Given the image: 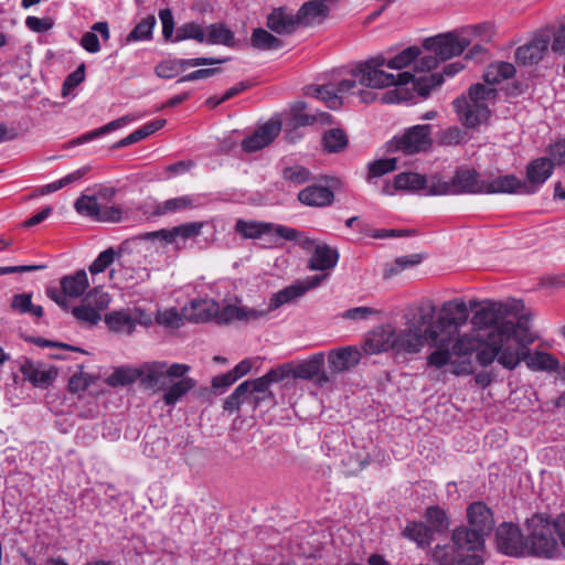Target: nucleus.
Returning <instances> with one entry per match:
<instances>
[{
	"label": "nucleus",
	"mask_w": 565,
	"mask_h": 565,
	"mask_svg": "<svg viewBox=\"0 0 565 565\" xmlns=\"http://www.w3.org/2000/svg\"><path fill=\"white\" fill-rule=\"evenodd\" d=\"M419 54L420 50L417 46H409L388 60L379 55L354 67L353 75L365 87L384 88L394 85V89L382 96V100L386 104L413 102L415 96L426 98L434 87L443 83L440 74H424L416 77L411 72H402L395 76L382 70L384 65L393 70H403L411 65Z\"/></svg>",
	"instance_id": "1"
},
{
	"label": "nucleus",
	"mask_w": 565,
	"mask_h": 565,
	"mask_svg": "<svg viewBox=\"0 0 565 565\" xmlns=\"http://www.w3.org/2000/svg\"><path fill=\"white\" fill-rule=\"evenodd\" d=\"M535 339L527 327V320L522 316L516 323H504L490 333L488 347L479 352L478 362L487 366L497 360L503 367L513 370L524 360L527 367L533 371L556 370L558 360L552 354L541 351L531 354L529 345Z\"/></svg>",
	"instance_id": "2"
},
{
	"label": "nucleus",
	"mask_w": 565,
	"mask_h": 565,
	"mask_svg": "<svg viewBox=\"0 0 565 565\" xmlns=\"http://www.w3.org/2000/svg\"><path fill=\"white\" fill-rule=\"evenodd\" d=\"M497 97V89L483 84H475L468 90V97L454 100V108L466 129H477L490 117L489 102Z\"/></svg>",
	"instance_id": "3"
},
{
	"label": "nucleus",
	"mask_w": 565,
	"mask_h": 565,
	"mask_svg": "<svg viewBox=\"0 0 565 565\" xmlns=\"http://www.w3.org/2000/svg\"><path fill=\"white\" fill-rule=\"evenodd\" d=\"M468 321V306L461 298L443 303L437 320L428 323L427 335L433 344H450L458 335L459 327Z\"/></svg>",
	"instance_id": "4"
},
{
	"label": "nucleus",
	"mask_w": 565,
	"mask_h": 565,
	"mask_svg": "<svg viewBox=\"0 0 565 565\" xmlns=\"http://www.w3.org/2000/svg\"><path fill=\"white\" fill-rule=\"evenodd\" d=\"M523 308L520 300H513L511 303L502 301L483 300L482 307L473 312L471 323L479 330H487L481 337L484 338V348L488 347L489 335L502 324L512 322L505 320L508 315L516 316L519 310ZM481 352V350L479 351Z\"/></svg>",
	"instance_id": "5"
},
{
	"label": "nucleus",
	"mask_w": 565,
	"mask_h": 565,
	"mask_svg": "<svg viewBox=\"0 0 565 565\" xmlns=\"http://www.w3.org/2000/svg\"><path fill=\"white\" fill-rule=\"evenodd\" d=\"M435 306L430 305L427 309H422L418 318L408 323L406 328L396 331L394 329L393 351L396 354L418 353L424 344L428 342L427 326L434 318Z\"/></svg>",
	"instance_id": "6"
},
{
	"label": "nucleus",
	"mask_w": 565,
	"mask_h": 565,
	"mask_svg": "<svg viewBox=\"0 0 565 565\" xmlns=\"http://www.w3.org/2000/svg\"><path fill=\"white\" fill-rule=\"evenodd\" d=\"M431 188V193L436 196L479 194L484 192V181L480 180L475 169L459 168L450 180H444L437 174V180H433Z\"/></svg>",
	"instance_id": "7"
},
{
	"label": "nucleus",
	"mask_w": 565,
	"mask_h": 565,
	"mask_svg": "<svg viewBox=\"0 0 565 565\" xmlns=\"http://www.w3.org/2000/svg\"><path fill=\"white\" fill-rule=\"evenodd\" d=\"M61 289L56 287H47L46 296L54 301L63 310H68L70 303L67 297L78 298L84 295L89 287L87 274L84 269H79L72 275H66L60 280Z\"/></svg>",
	"instance_id": "8"
},
{
	"label": "nucleus",
	"mask_w": 565,
	"mask_h": 565,
	"mask_svg": "<svg viewBox=\"0 0 565 565\" xmlns=\"http://www.w3.org/2000/svg\"><path fill=\"white\" fill-rule=\"evenodd\" d=\"M295 242H297L302 249L311 254L307 263V267L310 270L329 271L337 266L339 262V252L337 248L303 236L302 233Z\"/></svg>",
	"instance_id": "9"
},
{
	"label": "nucleus",
	"mask_w": 565,
	"mask_h": 565,
	"mask_svg": "<svg viewBox=\"0 0 565 565\" xmlns=\"http://www.w3.org/2000/svg\"><path fill=\"white\" fill-rule=\"evenodd\" d=\"M234 230L243 238L249 239H257L271 233L286 241H296L301 236V232L294 227L269 222L245 221L243 218L236 221Z\"/></svg>",
	"instance_id": "10"
},
{
	"label": "nucleus",
	"mask_w": 565,
	"mask_h": 565,
	"mask_svg": "<svg viewBox=\"0 0 565 565\" xmlns=\"http://www.w3.org/2000/svg\"><path fill=\"white\" fill-rule=\"evenodd\" d=\"M525 554L553 558L558 552V544L554 537V530L551 523L540 521L535 524L531 533L525 537Z\"/></svg>",
	"instance_id": "11"
},
{
	"label": "nucleus",
	"mask_w": 565,
	"mask_h": 565,
	"mask_svg": "<svg viewBox=\"0 0 565 565\" xmlns=\"http://www.w3.org/2000/svg\"><path fill=\"white\" fill-rule=\"evenodd\" d=\"M550 43V28L537 31L529 43H525L516 49V63L524 66L537 64L547 53Z\"/></svg>",
	"instance_id": "12"
},
{
	"label": "nucleus",
	"mask_w": 565,
	"mask_h": 565,
	"mask_svg": "<svg viewBox=\"0 0 565 565\" xmlns=\"http://www.w3.org/2000/svg\"><path fill=\"white\" fill-rule=\"evenodd\" d=\"M288 365L282 364L276 369L269 370L265 375L255 380L244 381L242 384L246 385V394L253 399L254 406L259 405L266 396L273 398L271 392L268 390L273 383H278L288 377Z\"/></svg>",
	"instance_id": "13"
},
{
	"label": "nucleus",
	"mask_w": 565,
	"mask_h": 565,
	"mask_svg": "<svg viewBox=\"0 0 565 565\" xmlns=\"http://www.w3.org/2000/svg\"><path fill=\"white\" fill-rule=\"evenodd\" d=\"M470 45V40L465 36H458L454 33L440 34L435 38L426 39L424 46L431 51L441 61L460 55Z\"/></svg>",
	"instance_id": "14"
},
{
	"label": "nucleus",
	"mask_w": 565,
	"mask_h": 565,
	"mask_svg": "<svg viewBox=\"0 0 565 565\" xmlns=\"http://www.w3.org/2000/svg\"><path fill=\"white\" fill-rule=\"evenodd\" d=\"M497 548L500 553L519 557L525 555L526 544L519 526L503 522L495 531Z\"/></svg>",
	"instance_id": "15"
},
{
	"label": "nucleus",
	"mask_w": 565,
	"mask_h": 565,
	"mask_svg": "<svg viewBox=\"0 0 565 565\" xmlns=\"http://www.w3.org/2000/svg\"><path fill=\"white\" fill-rule=\"evenodd\" d=\"M430 134L431 126L428 124L414 126L402 137L394 139L395 148L407 154L425 151L431 145Z\"/></svg>",
	"instance_id": "16"
},
{
	"label": "nucleus",
	"mask_w": 565,
	"mask_h": 565,
	"mask_svg": "<svg viewBox=\"0 0 565 565\" xmlns=\"http://www.w3.org/2000/svg\"><path fill=\"white\" fill-rule=\"evenodd\" d=\"M204 225V222H188L170 230L162 228L159 231L146 232L139 235L138 238L143 241H153L159 238L168 244H173L178 237L185 241L201 235Z\"/></svg>",
	"instance_id": "17"
},
{
	"label": "nucleus",
	"mask_w": 565,
	"mask_h": 565,
	"mask_svg": "<svg viewBox=\"0 0 565 565\" xmlns=\"http://www.w3.org/2000/svg\"><path fill=\"white\" fill-rule=\"evenodd\" d=\"M288 365V376H292L294 379L301 380H313L317 379L319 384L328 383L330 381L329 376L322 371L324 365V354L316 353L311 355L308 360H305L298 363L295 366L286 363Z\"/></svg>",
	"instance_id": "18"
},
{
	"label": "nucleus",
	"mask_w": 565,
	"mask_h": 565,
	"mask_svg": "<svg viewBox=\"0 0 565 565\" xmlns=\"http://www.w3.org/2000/svg\"><path fill=\"white\" fill-rule=\"evenodd\" d=\"M281 122L278 119H269L265 125L259 126L253 135L242 141V149L245 152H255L270 145L280 134Z\"/></svg>",
	"instance_id": "19"
},
{
	"label": "nucleus",
	"mask_w": 565,
	"mask_h": 565,
	"mask_svg": "<svg viewBox=\"0 0 565 565\" xmlns=\"http://www.w3.org/2000/svg\"><path fill=\"white\" fill-rule=\"evenodd\" d=\"M228 58H217V57H195V58H181L175 61H162L159 63L154 72L157 76L161 78H172L179 75L180 72L185 70L186 67H195L203 65H215L222 64L226 62Z\"/></svg>",
	"instance_id": "20"
},
{
	"label": "nucleus",
	"mask_w": 565,
	"mask_h": 565,
	"mask_svg": "<svg viewBox=\"0 0 565 565\" xmlns=\"http://www.w3.org/2000/svg\"><path fill=\"white\" fill-rule=\"evenodd\" d=\"M217 312L218 302L211 298L193 299L182 309V316L193 323L215 321Z\"/></svg>",
	"instance_id": "21"
},
{
	"label": "nucleus",
	"mask_w": 565,
	"mask_h": 565,
	"mask_svg": "<svg viewBox=\"0 0 565 565\" xmlns=\"http://www.w3.org/2000/svg\"><path fill=\"white\" fill-rule=\"evenodd\" d=\"M266 316L267 311H260L246 306L226 305L222 308L218 306L215 322L217 324H230L233 321L249 322L259 320Z\"/></svg>",
	"instance_id": "22"
},
{
	"label": "nucleus",
	"mask_w": 565,
	"mask_h": 565,
	"mask_svg": "<svg viewBox=\"0 0 565 565\" xmlns=\"http://www.w3.org/2000/svg\"><path fill=\"white\" fill-rule=\"evenodd\" d=\"M433 561L437 565H480L482 557L478 554L461 555L454 544H447L434 548Z\"/></svg>",
	"instance_id": "23"
},
{
	"label": "nucleus",
	"mask_w": 565,
	"mask_h": 565,
	"mask_svg": "<svg viewBox=\"0 0 565 565\" xmlns=\"http://www.w3.org/2000/svg\"><path fill=\"white\" fill-rule=\"evenodd\" d=\"M467 519L470 529L488 536L494 526V519L490 508L486 503L477 501L467 508Z\"/></svg>",
	"instance_id": "24"
},
{
	"label": "nucleus",
	"mask_w": 565,
	"mask_h": 565,
	"mask_svg": "<svg viewBox=\"0 0 565 565\" xmlns=\"http://www.w3.org/2000/svg\"><path fill=\"white\" fill-rule=\"evenodd\" d=\"M451 541L461 555H468L484 548L486 536L468 526H459L452 531Z\"/></svg>",
	"instance_id": "25"
},
{
	"label": "nucleus",
	"mask_w": 565,
	"mask_h": 565,
	"mask_svg": "<svg viewBox=\"0 0 565 565\" xmlns=\"http://www.w3.org/2000/svg\"><path fill=\"white\" fill-rule=\"evenodd\" d=\"M394 327L384 324L374 328L365 338L362 349L366 354H377L393 350Z\"/></svg>",
	"instance_id": "26"
},
{
	"label": "nucleus",
	"mask_w": 565,
	"mask_h": 565,
	"mask_svg": "<svg viewBox=\"0 0 565 565\" xmlns=\"http://www.w3.org/2000/svg\"><path fill=\"white\" fill-rule=\"evenodd\" d=\"M139 372L141 373L140 383L145 388L164 390L170 382L164 361L142 363Z\"/></svg>",
	"instance_id": "27"
},
{
	"label": "nucleus",
	"mask_w": 565,
	"mask_h": 565,
	"mask_svg": "<svg viewBox=\"0 0 565 565\" xmlns=\"http://www.w3.org/2000/svg\"><path fill=\"white\" fill-rule=\"evenodd\" d=\"M139 372L141 373L140 383L145 388L164 390L170 382L164 361L142 363Z\"/></svg>",
	"instance_id": "28"
},
{
	"label": "nucleus",
	"mask_w": 565,
	"mask_h": 565,
	"mask_svg": "<svg viewBox=\"0 0 565 565\" xmlns=\"http://www.w3.org/2000/svg\"><path fill=\"white\" fill-rule=\"evenodd\" d=\"M488 194L493 193H535V189L526 185L525 181L520 180L514 174L499 175L491 182L484 181V192Z\"/></svg>",
	"instance_id": "29"
},
{
	"label": "nucleus",
	"mask_w": 565,
	"mask_h": 565,
	"mask_svg": "<svg viewBox=\"0 0 565 565\" xmlns=\"http://www.w3.org/2000/svg\"><path fill=\"white\" fill-rule=\"evenodd\" d=\"M433 180H437V174L426 177L415 172H402L395 177L394 188L407 191L423 190L426 195L436 196L431 193Z\"/></svg>",
	"instance_id": "30"
},
{
	"label": "nucleus",
	"mask_w": 565,
	"mask_h": 565,
	"mask_svg": "<svg viewBox=\"0 0 565 565\" xmlns=\"http://www.w3.org/2000/svg\"><path fill=\"white\" fill-rule=\"evenodd\" d=\"M361 360V352L355 347H342L328 354V363L333 373L349 371Z\"/></svg>",
	"instance_id": "31"
},
{
	"label": "nucleus",
	"mask_w": 565,
	"mask_h": 565,
	"mask_svg": "<svg viewBox=\"0 0 565 565\" xmlns=\"http://www.w3.org/2000/svg\"><path fill=\"white\" fill-rule=\"evenodd\" d=\"M299 24L297 14L285 7L274 9L267 17L268 29L281 35L294 33Z\"/></svg>",
	"instance_id": "32"
},
{
	"label": "nucleus",
	"mask_w": 565,
	"mask_h": 565,
	"mask_svg": "<svg viewBox=\"0 0 565 565\" xmlns=\"http://www.w3.org/2000/svg\"><path fill=\"white\" fill-rule=\"evenodd\" d=\"M20 371L23 376L36 387H47L56 379V371L54 369H42L40 365L30 360H25Z\"/></svg>",
	"instance_id": "33"
},
{
	"label": "nucleus",
	"mask_w": 565,
	"mask_h": 565,
	"mask_svg": "<svg viewBox=\"0 0 565 565\" xmlns=\"http://www.w3.org/2000/svg\"><path fill=\"white\" fill-rule=\"evenodd\" d=\"M554 164L550 158H537L526 167V185L537 189L551 177Z\"/></svg>",
	"instance_id": "34"
},
{
	"label": "nucleus",
	"mask_w": 565,
	"mask_h": 565,
	"mask_svg": "<svg viewBox=\"0 0 565 565\" xmlns=\"http://www.w3.org/2000/svg\"><path fill=\"white\" fill-rule=\"evenodd\" d=\"M298 200L308 206H327L334 200L333 192L323 185H309L298 193Z\"/></svg>",
	"instance_id": "35"
},
{
	"label": "nucleus",
	"mask_w": 565,
	"mask_h": 565,
	"mask_svg": "<svg viewBox=\"0 0 565 565\" xmlns=\"http://www.w3.org/2000/svg\"><path fill=\"white\" fill-rule=\"evenodd\" d=\"M307 104L298 102L292 108V122L295 127L311 126L315 124L327 125L331 122V115L326 111L306 113Z\"/></svg>",
	"instance_id": "36"
},
{
	"label": "nucleus",
	"mask_w": 565,
	"mask_h": 565,
	"mask_svg": "<svg viewBox=\"0 0 565 565\" xmlns=\"http://www.w3.org/2000/svg\"><path fill=\"white\" fill-rule=\"evenodd\" d=\"M196 206V200L193 195H183L178 198L168 199L153 206L151 211L152 216H164L168 214L179 213L186 210H192Z\"/></svg>",
	"instance_id": "37"
},
{
	"label": "nucleus",
	"mask_w": 565,
	"mask_h": 565,
	"mask_svg": "<svg viewBox=\"0 0 565 565\" xmlns=\"http://www.w3.org/2000/svg\"><path fill=\"white\" fill-rule=\"evenodd\" d=\"M450 345L452 354L456 356H468L473 352H477L478 355L479 351L484 348V338H482L480 333L477 335L463 334L461 337L458 334Z\"/></svg>",
	"instance_id": "38"
},
{
	"label": "nucleus",
	"mask_w": 565,
	"mask_h": 565,
	"mask_svg": "<svg viewBox=\"0 0 565 565\" xmlns=\"http://www.w3.org/2000/svg\"><path fill=\"white\" fill-rule=\"evenodd\" d=\"M329 8L321 1L311 0L305 2L297 12L300 24L311 25L327 18Z\"/></svg>",
	"instance_id": "39"
},
{
	"label": "nucleus",
	"mask_w": 565,
	"mask_h": 565,
	"mask_svg": "<svg viewBox=\"0 0 565 565\" xmlns=\"http://www.w3.org/2000/svg\"><path fill=\"white\" fill-rule=\"evenodd\" d=\"M134 321L131 310L111 311L105 316V323L109 330L128 335L135 331Z\"/></svg>",
	"instance_id": "40"
},
{
	"label": "nucleus",
	"mask_w": 565,
	"mask_h": 565,
	"mask_svg": "<svg viewBox=\"0 0 565 565\" xmlns=\"http://www.w3.org/2000/svg\"><path fill=\"white\" fill-rule=\"evenodd\" d=\"M196 385L192 377H183L170 384L163 390L162 401L167 406H174L184 395H186Z\"/></svg>",
	"instance_id": "41"
},
{
	"label": "nucleus",
	"mask_w": 565,
	"mask_h": 565,
	"mask_svg": "<svg viewBox=\"0 0 565 565\" xmlns=\"http://www.w3.org/2000/svg\"><path fill=\"white\" fill-rule=\"evenodd\" d=\"M305 295L301 284L296 281L295 284L285 287L284 289L271 295L268 307L263 311H267V315L279 307L289 303Z\"/></svg>",
	"instance_id": "42"
},
{
	"label": "nucleus",
	"mask_w": 565,
	"mask_h": 565,
	"mask_svg": "<svg viewBox=\"0 0 565 565\" xmlns=\"http://www.w3.org/2000/svg\"><path fill=\"white\" fill-rule=\"evenodd\" d=\"M96 32L100 34L105 42H107L110 38L109 26L106 21L94 23L92 25V31L84 33L81 39V45L88 53H97L100 50V44Z\"/></svg>",
	"instance_id": "43"
},
{
	"label": "nucleus",
	"mask_w": 565,
	"mask_h": 565,
	"mask_svg": "<svg viewBox=\"0 0 565 565\" xmlns=\"http://www.w3.org/2000/svg\"><path fill=\"white\" fill-rule=\"evenodd\" d=\"M514 74L515 67L512 63L500 61L489 64L482 77L487 84L495 85L513 77Z\"/></svg>",
	"instance_id": "44"
},
{
	"label": "nucleus",
	"mask_w": 565,
	"mask_h": 565,
	"mask_svg": "<svg viewBox=\"0 0 565 565\" xmlns=\"http://www.w3.org/2000/svg\"><path fill=\"white\" fill-rule=\"evenodd\" d=\"M166 122V119H156L150 122H147L142 127L129 134L127 137L117 141L114 145V148H124L132 143L139 142L149 137L150 135L154 134L159 129L163 128Z\"/></svg>",
	"instance_id": "45"
},
{
	"label": "nucleus",
	"mask_w": 565,
	"mask_h": 565,
	"mask_svg": "<svg viewBox=\"0 0 565 565\" xmlns=\"http://www.w3.org/2000/svg\"><path fill=\"white\" fill-rule=\"evenodd\" d=\"M139 366L121 365L115 367L114 372L105 380L110 387L127 386L140 380Z\"/></svg>",
	"instance_id": "46"
},
{
	"label": "nucleus",
	"mask_w": 565,
	"mask_h": 565,
	"mask_svg": "<svg viewBox=\"0 0 565 565\" xmlns=\"http://www.w3.org/2000/svg\"><path fill=\"white\" fill-rule=\"evenodd\" d=\"M403 535L415 542L419 547L428 546L434 540L433 530L424 522H409L403 531Z\"/></svg>",
	"instance_id": "47"
},
{
	"label": "nucleus",
	"mask_w": 565,
	"mask_h": 565,
	"mask_svg": "<svg viewBox=\"0 0 565 565\" xmlns=\"http://www.w3.org/2000/svg\"><path fill=\"white\" fill-rule=\"evenodd\" d=\"M306 94L322 100L330 109H338L342 106V97L338 95L332 84L310 86Z\"/></svg>",
	"instance_id": "48"
},
{
	"label": "nucleus",
	"mask_w": 565,
	"mask_h": 565,
	"mask_svg": "<svg viewBox=\"0 0 565 565\" xmlns=\"http://www.w3.org/2000/svg\"><path fill=\"white\" fill-rule=\"evenodd\" d=\"M207 44H223L226 46L234 45V33L223 23H212L206 26L205 42Z\"/></svg>",
	"instance_id": "49"
},
{
	"label": "nucleus",
	"mask_w": 565,
	"mask_h": 565,
	"mask_svg": "<svg viewBox=\"0 0 565 565\" xmlns=\"http://www.w3.org/2000/svg\"><path fill=\"white\" fill-rule=\"evenodd\" d=\"M347 134L339 128H332L327 130L322 137L323 150L329 153H338L343 151L348 146Z\"/></svg>",
	"instance_id": "50"
},
{
	"label": "nucleus",
	"mask_w": 565,
	"mask_h": 565,
	"mask_svg": "<svg viewBox=\"0 0 565 565\" xmlns=\"http://www.w3.org/2000/svg\"><path fill=\"white\" fill-rule=\"evenodd\" d=\"M157 24L156 17L150 14L143 18L126 36L125 42H138L152 40L153 29Z\"/></svg>",
	"instance_id": "51"
},
{
	"label": "nucleus",
	"mask_w": 565,
	"mask_h": 565,
	"mask_svg": "<svg viewBox=\"0 0 565 565\" xmlns=\"http://www.w3.org/2000/svg\"><path fill=\"white\" fill-rule=\"evenodd\" d=\"M425 518L433 533H445L448 531L450 521L444 509L439 505H431L426 509Z\"/></svg>",
	"instance_id": "52"
},
{
	"label": "nucleus",
	"mask_w": 565,
	"mask_h": 565,
	"mask_svg": "<svg viewBox=\"0 0 565 565\" xmlns=\"http://www.w3.org/2000/svg\"><path fill=\"white\" fill-rule=\"evenodd\" d=\"M185 40H194L199 43L205 42V30L204 28L195 22L190 21L181 24L175 30L173 42H181Z\"/></svg>",
	"instance_id": "53"
},
{
	"label": "nucleus",
	"mask_w": 565,
	"mask_h": 565,
	"mask_svg": "<svg viewBox=\"0 0 565 565\" xmlns=\"http://www.w3.org/2000/svg\"><path fill=\"white\" fill-rule=\"evenodd\" d=\"M252 45L262 51L277 50L282 46V41L265 29H255L250 38Z\"/></svg>",
	"instance_id": "54"
},
{
	"label": "nucleus",
	"mask_w": 565,
	"mask_h": 565,
	"mask_svg": "<svg viewBox=\"0 0 565 565\" xmlns=\"http://www.w3.org/2000/svg\"><path fill=\"white\" fill-rule=\"evenodd\" d=\"M11 309L21 315L31 313L36 318H41L44 315L43 308L33 305L32 295L26 292L18 294L12 297Z\"/></svg>",
	"instance_id": "55"
},
{
	"label": "nucleus",
	"mask_w": 565,
	"mask_h": 565,
	"mask_svg": "<svg viewBox=\"0 0 565 565\" xmlns=\"http://www.w3.org/2000/svg\"><path fill=\"white\" fill-rule=\"evenodd\" d=\"M128 122V118L127 117H121V118H118V119H115L106 125H104L103 127L100 128H97L95 130H92L87 134H84L82 136H79L78 138H76L73 143L74 145H82V143H85V142H88V141H92L100 136H104L108 132H111L116 129H119L121 127H124L126 124Z\"/></svg>",
	"instance_id": "56"
},
{
	"label": "nucleus",
	"mask_w": 565,
	"mask_h": 565,
	"mask_svg": "<svg viewBox=\"0 0 565 565\" xmlns=\"http://www.w3.org/2000/svg\"><path fill=\"white\" fill-rule=\"evenodd\" d=\"M468 132L457 126L441 130L438 136V142L441 146H458L468 142Z\"/></svg>",
	"instance_id": "57"
},
{
	"label": "nucleus",
	"mask_w": 565,
	"mask_h": 565,
	"mask_svg": "<svg viewBox=\"0 0 565 565\" xmlns=\"http://www.w3.org/2000/svg\"><path fill=\"white\" fill-rule=\"evenodd\" d=\"M427 343L430 347L436 348V350L427 356V364L429 366L440 369L451 362V355H454V354H452V350L449 351L450 344H446V345L433 344L430 339L428 340Z\"/></svg>",
	"instance_id": "58"
},
{
	"label": "nucleus",
	"mask_w": 565,
	"mask_h": 565,
	"mask_svg": "<svg viewBox=\"0 0 565 565\" xmlns=\"http://www.w3.org/2000/svg\"><path fill=\"white\" fill-rule=\"evenodd\" d=\"M74 207L76 212L83 216H88L93 220H97L98 213H99V204L95 196L92 195H81L75 204Z\"/></svg>",
	"instance_id": "59"
},
{
	"label": "nucleus",
	"mask_w": 565,
	"mask_h": 565,
	"mask_svg": "<svg viewBox=\"0 0 565 565\" xmlns=\"http://www.w3.org/2000/svg\"><path fill=\"white\" fill-rule=\"evenodd\" d=\"M87 306L93 307L98 312L108 307L110 302L109 295L99 288H93L83 299Z\"/></svg>",
	"instance_id": "60"
},
{
	"label": "nucleus",
	"mask_w": 565,
	"mask_h": 565,
	"mask_svg": "<svg viewBox=\"0 0 565 565\" xmlns=\"http://www.w3.org/2000/svg\"><path fill=\"white\" fill-rule=\"evenodd\" d=\"M73 316L81 322L88 326H95L100 320V313L93 307L83 302L81 306L74 307L72 310Z\"/></svg>",
	"instance_id": "61"
},
{
	"label": "nucleus",
	"mask_w": 565,
	"mask_h": 565,
	"mask_svg": "<svg viewBox=\"0 0 565 565\" xmlns=\"http://www.w3.org/2000/svg\"><path fill=\"white\" fill-rule=\"evenodd\" d=\"M117 253L113 247H109L102 252L97 258L90 264L89 271L92 275H97L106 270L108 266L113 264Z\"/></svg>",
	"instance_id": "62"
},
{
	"label": "nucleus",
	"mask_w": 565,
	"mask_h": 565,
	"mask_svg": "<svg viewBox=\"0 0 565 565\" xmlns=\"http://www.w3.org/2000/svg\"><path fill=\"white\" fill-rule=\"evenodd\" d=\"M246 385L247 384H239L233 393L224 401L223 408L227 412H234L238 411L239 406L249 399V397L246 394Z\"/></svg>",
	"instance_id": "63"
},
{
	"label": "nucleus",
	"mask_w": 565,
	"mask_h": 565,
	"mask_svg": "<svg viewBox=\"0 0 565 565\" xmlns=\"http://www.w3.org/2000/svg\"><path fill=\"white\" fill-rule=\"evenodd\" d=\"M156 321L160 326L172 329H178L182 326V317L175 308L159 311L156 316Z\"/></svg>",
	"instance_id": "64"
}]
</instances>
